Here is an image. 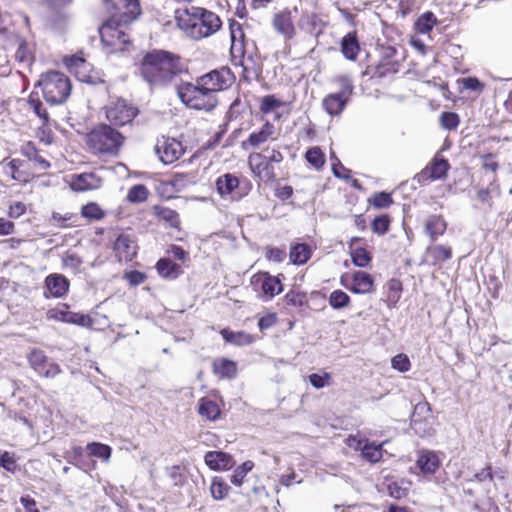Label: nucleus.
<instances>
[{
	"label": "nucleus",
	"instance_id": "obj_1",
	"mask_svg": "<svg viewBox=\"0 0 512 512\" xmlns=\"http://www.w3.org/2000/svg\"><path fill=\"white\" fill-rule=\"evenodd\" d=\"M183 58L176 53L154 49L143 56L139 71L143 79L152 86H167L175 78L187 72Z\"/></svg>",
	"mask_w": 512,
	"mask_h": 512
},
{
	"label": "nucleus",
	"instance_id": "obj_2",
	"mask_svg": "<svg viewBox=\"0 0 512 512\" xmlns=\"http://www.w3.org/2000/svg\"><path fill=\"white\" fill-rule=\"evenodd\" d=\"M174 19L183 34L194 41H201L217 34L223 26L216 12L201 6L192 5L177 9Z\"/></svg>",
	"mask_w": 512,
	"mask_h": 512
},
{
	"label": "nucleus",
	"instance_id": "obj_3",
	"mask_svg": "<svg viewBox=\"0 0 512 512\" xmlns=\"http://www.w3.org/2000/svg\"><path fill=\"white\" fill-rule=\"evenodd\" d=\"M126 137L107 123H99L86 134V145L96 156L116 157L119 155Z\"/></svg>",
	"mask_w": 512,
	"mask_h": 512
},
{
	"label": "nucleus",
	"instance_id": "obj_4",
	"mask_svg": "<svg viewBox=\"0 0 512 512\" xmlns=\"http://www.w3.org/2000/svg\"><path fill=\"white\" fill-rule=\"evenodd\" d=\"M285 157L280 147L266 146L260 151H253L248 155L247 163L255 180L259 183L273 184L278 180L276 168L281 165Z\"/></svg>",
	"mask_w": 512,
	"mask_h": 512
},
{
	"label": "nucleus",
	"instance_id": "obj_5",
	"mask_svg": "<svg viewBox=\"0 0 512 512\" xmlns=\"http://www.w3.org/2000/svg\"><path fill=\"white\" fill-rule=\"evenodd\" d=\"M176 93L180 101L191 110L211 113L219 104L218 96H213L199 81L181 82Z\"/></svg>",
	"mask_w": 512,
	"mask_h": 512
},
{
	"label": "nucleus",
	"instance_id": "obj_6",
	"mask_svg": "<svg viewBox=\"0 0 512 512\" xmlns=\"http://www.w3.org/2000/svg\"><path fill=\"white\" fill-rule=\"evenodd\" d=\"M38 86L41 87L44 99L50 104L64 103L72 88L68 76L58 71L42 74Z\"/></svg>",
	"mask_w": 512,
	"mask_h": 512
},
{
	"label": "nucleus",
	"instance_id": "obj_7",
	"mask_svg": "<svg viewBox=\"0 0 512 512\" xmlns=\"http://www.w3.org/2000/svg\"><path fill=\"white\" fill-rule=\"evenodd\" d=\"M108 18L99 28V34L103 45L109 48L110 53L122 52L131 44L128 26Z\"/></svg>",
	"mask_w": 512,
	"mask_h": 512
},
{
	"label": "nucleus",
	"instance_id": "obj_8",
	"mask_svg": "<svg viewBox=\"0 0 512 512\" xmlns=\"http://www.w3.org/2000/svg\"><path fill=\"white\" fill-rule=\"evenodd\" d=\"M139 112V108L133 103L124 99H117L106 107L105 116L109 122L108 124L118 129L131 126Z\"/></svg>",
	"mask_w": 512,
	"mask_h": 512
},
{
	"label": "nucleus",
	"instance_id": "obj_9",
	"mask_svg": "<svg viewBox=\"0 0 512 512\" xmlns=\"http://www.w3.org/2000/svg\"><path fill=\"white\" fill-rule=\"evenodd\" d=\"M105 10L110 19L131 24L141 15L140 0H104Z\"/></svg>",
	"mask_w": 512,
	"mask_h": 512
},
{
	"label": "nucleus",
	"instance_id": "obj_10",
	"mask_svg": "<svg viewBox=\"0 0 512 512\" xmlns=\"http://www.w3.org/2000/svg\"><path fill=\"white\" fill-rule=\"evenodd\" d=\"M196 80L213 96H218L219 92L232 86L235 75L228 66H222L197 77Z\"/></svg>",
	"mask_w": 512,
	"mask_h": 512
},
{
	"label": "nucleus",
	"instance_id": "obj_11",
	"mask_svg": "<svg viewBox=\"0 0 512 512\" xmlns=\"http://www.w3.org/2000/svg\"><path fill=\"white\" fill-rule=\"evenodd\" d=\"M280 276L283 277L282 274L273 276L269 272L259 271L252 275L250 284L263 300H272L283 292L284 286Z\"/></svg>",
	"mask_w": 512,
	"mask_h": 512
},
{
	"label": "nucleus",
	"instance_id": "obj_12",
	"mask_svg": "<svg viewBox=\"0 0 512 512\" xmlns=\"http://www.w3.org/2000/svg\"><path fill=\"white\" fill-rule=\"evenodd\" d=\"M397 50L393 46L382 47L381 57L376 65L368 66L366 73L371 78L381 79L399 71L400 63L395 59Z\"/></svg>",
	"mask_w": 512,
	"mask_h": 512
},
{
	"label": "nucleus",
	"instance_id": "obj_13",
	"mask_svg": "<svg viewBox=\"0 0 512 512\" xmlns=\"http://www.w3.org/2000/svg\"><path fill=\"white\" fill-rule=\"evenodd\" d=\"M155 153L163 164L170 165L183 156L185 147L180 140L162 135L157 138Z\"/></svg>",
	"mask_w": 512,
	"mask_h": 512
},
{
	"label": "nucleus",
	"instance_id": "obj_14",
	"mask_svg": "<svg viewBox=\"0 0 512 512\" xmlns=\"http://www.w3.org/2000/svg\"><path fill=\"white\" fill-rule=\"evenodd\" d=\"M278 138L276 126L267 119H263L260 127L254 129L246 139L241 142V148L244 150L258 149L262 145L275 141Z\"/></svg>",
	"mask_w": 512,
	"mask_h": 512
},
{
	"label": "nucleus",
	"instance_id": "obj_15",
	"mask_svg": "<svg viewBox=\"0 0 512 512\" xmlns=\"http://www.w3.org/2000/svg\"><path fill=\"white\" fill-rule=\"evenodd\" d=\"M30 367L43 378H54L61 373V368L56 362L50 361L45 352L39 348H33L27 355Z\"/></svg>",
	"mask_w": 512,
	"mask_h": 512
},
{
	"label": "nucleus",
	"instance_id": "obj_16",
	"mask_svg": "<svg viewBox=\"0 0 512 512\" xmlns=\"http://www.w3.org/2000/svg\"><path fill=\"white\" fill-rule=\"evenodd\" d=\"M340 283L354 294H370L375 290L374 279L365 271H355L352 274H343Z\"/></svg>",
	"mask_w": 512,
	"mask_h": 512
},
{
	"label": "nucleus",
	"instance_id": "obj_17",
	"mask_svg": "<svg viewBox=\"0 0 512 512\" xmlns=\"http://www.w3.org/2000/svg\"><path fill=\"white\" fill-rule=\"evenodd\" d=\"M450 164L447 159L437 153L432 160L415 177L419 184H426L447 176Z\"/></svg>",
	"mask_w": 512,
	"mask_h": 512
},
{
	"label": "nucleus",
	"instance_id": "obj_18",
	"mask_svg": "<svg viewBox=\"0 0 512 512\" xmlns=\"http://www.w3.org/2000/svg\"><path fill=\"white\" fill-rule=\"evenodd\" d=\"M353 92V86L347 79H343V86L340 92L330 93L323 99L324 110L331 116L340 115L346 107Z\"/></svg>",
	"mask_w": 512,
	"mask_h": 512
},
{
	"label": "nucleus",
	"instance_id": "obj_19",
	"mask_svg": "<svg viewBox=\"0 0 512 512\" xmlns=\"http://www.w3.org/2000/svg\"><path fill=\"white\" fill-rule=\"evenodd\" d=\"M69 308L70 306L68 304H62L60 307L50 309L47 312V317L48 319L74 324L85 328H91L93 326L94 321L90 315L80 312H72Z\"/></svg>",
	"mask_w": 512,
	"mask_h": 512
},
{
	"label": "nucleus",
	"instance_id": "obj_20",
	"mask_svg": "<svg viewBox=\"0 0 512 512\" xmlns=\"http://www.w3.org/2000/svg\"><path fill=\"white\" fill-rule=\"evenodd\" d=\"M68 71L81 82H92V65L86 60L84 52L67 56L63 59Z\"/></svg>",
	"mask_w": 512,
	"mask_h": 512
},
{
	"label": "nucleus",
	"instance_id": "obj_21",
	"mask_svg": "<svg viewBox=\"0 0 512 512\" xmlns=\"http://www.w3.org/2000/svg\"><path fill=\"white\" fill-rule=\"evenodd\" d=\"M348 249L351 261L355 266L360 268L370 266L373 256L364 238H350L348 241Z\"/></svg>",
	"mask_w": 512,
	"mask_h": 512
},
{
	"label": "nucleus",
	"instance_id": "obj_22",
	"mask_svg": "<svg viewBox=\"0 0 512 512\" xmlns=\"http://www.w3.org/2000/svg\"><path fill=\"white\" fill-rule=\"evenodd\" d=\"M138 245L129 234L121 233L113 244V253L118 262H131L137 255Z\"/></svg>",
	"mask_w": 512,
	"mask_h": 512
},
{
	"label": "nucleus",
	"instance_id": "obj_23",
	"mask_svg": "<svg viewBox=\"0 0 512 512\" xmlns=\"http://www.w3.org/2000/svg\"><path fill=\"white\" fill-rule=\"evenodd\" d=\"M44 296L46 298H63L70 289L69 279L59 273H52L46 276L44 280Z\"/></svg>",
	"mask_w": 512,
	"mask_h": 512
},
{
	"label": "nucleus",
	"instance_id": "obj_24",
	"mask_svg": "<svg viewBox=\"0 0 512 512\" xmlns=\"http://www.w3.org/2000/svg\"><path fill=\"white\" fill-rule=\"evenodd\" d=\"M272 26L287 41L292 40L296 35L292 11L288 8L280 10L273 15Z\"/></svg>",
	"mask_w": 512,
	"mask_h": 512
},
{
	"label": "nucleus",
	"instance_id": "obj_25",
	"mask_svg": "<svg viewBox=\"0 0 512 512\" xmlns=\"http://www.w3.org/2000/svg\"><path fill=\"white\" fill-rule=\"evenodd\" d=\"M415 466L424 476L434 475L441 466V459L436 451L422 449L418 452Z\"/></svg>",
	"mask_w": 512,
	"mask_h": 512
},
{
	"label": "nucleus",
	"instance_id": "obj_26",
	"mask_svg": "<svg viewBox=\"0 0 512 512\" xmlns=\"http://www.w3.org/2000/svg\"><path fill=\"white\" fill-rule=\"evenodd\" d=\"M103 179L95 172H84L72 175L70 188L75 192H86L99 189Z\"/></svg>",
	"mask_w": 512,
	"mask_h": 512
},
{
	"label": "nucleus",
	"instance_id": "obj_27",
	"mask_svg": "<svg viewBox=\"0 0 512 512\" xmlns=\"http://www.w3.org/2000/svg\"><path fill=\"white\" fill-rule=\"evenodd\" d=\"M216 190L221 197L231 196L232 199H240L244 194L237 190L240 186L239 178L231 173H225L219 176L215 182Z\"/></svg>",
	"mask_w": 512,
	"mask_h": 512
},
{
	"label": "nucleus",
	"instance_id": "obj_28",
	"mask_svg": "<svg viewBox=\"0 0 512 512\" xmlns=\"http://www.w3.org/2000/svg\"><path fill=\"white\" fill-rule=\"evenodd\" d=\"M204 461L214 471L229 470L235 465L233 457L223 451H208L204 456Z\"/></svg>",
	"mask_w": 512,
	"mask_h": 512
},
{
	"label": "nucleus",
	"instance_id": "obj_29",
	"mask_svg": "<svg viewBox=\"0 0 512 512\" xmlns=\"http://www.w3.org/2000/svg\"><path fill=\"white\" fill-rule=\"evenodd\" d=\"M211 367L212 373L220 380L233 379L238 373L237 363L225 357L214 359Z\"/></svg>",
	"mask_w": 512,
	"mask_h": 512
},
{
	"label": "nucleus",
	"instance_id": "obj_30",
	"mask_svg": "<svg viewBox=\"0 0 512 512\" xmlns=\"http://www.w3.org/2000/svg\"><path fill=\"white\" fill-rule=\"evenodd\" d=\"M229 31L231 37V54L236 56H243L245 52V33L242 25L236 20H230Z\"/></svg>",
	"mask_w": 512,
	"mask_h": 512
},
{
	"label": "nucleus",
	"instance_id": "obj_31",
	"mask_svg": "<svg viewBox=\"0 0 512 512\" xmlns=\"http://www.w3.org/2000/svg\"><path fill=\"white\" fill-rule=\"evenodd\" d=\"M197 412L206 420L216 421L221 416V404L211 396H205L199 399Z\"/></svg>",
	"mask_w": 512,
	"mask_h": 512
},
{
	"label": "nucleus",
	"instance_id": "obj_32",
	"mask_svg": "<svg viewBox=\"0 0 512 512\" xmlns=\"http://www.w3.org/2000/svg\"><path fill=\"white\" fill-rule=\"evenodd\" d=\"M340 50L347 60H357L361 50L357 31H351L342 38L340 42Z\"/></svg>",
	"mask_w": 512,
	"mask_h": 512
},
{
	"label": "nucleus",
	"instance_id": "obj_33",
	"mask_svg": "<svg viewBox=\"0 0 512 512\" xmlns=\"http://www.w3.org/2000/svg\"><path fill=\"white\" fill-rule=\"evenodd\" d=\"M155 269L161 278L167 280H175L184 272L180 264L167 257L160 258L156 262Z\"/></svg>",
	"mask_w": 512,
	"mask_h": 512
},
{
	"label": "nucleus",
	"instance_id": "obj_34",
	"mask_svg": "<svg viewBox=\"0 0 512 512\" xmlns=\"http://www.w3.org/2000/svg\"><path fill=\"white\" fill-rule=\"evenodd\" d=\"M300 27L311 36L318 37L324 32L327 22L316 13L302 15Z\"/></svg>",
	"mask_w": 512,
	"mask_h": 512
},
{
	"label": "nucleus",
	"instance_id": "obj_35",
	"mask_svg": "<svg viewBox=\"0 0 512 512\" xmlns=\"http://www.w3.org/2000/svg\"><path fill=\"white\" fill-rule=\"evenodd\" d=\"M25 164L20 159H12L5 166V174L20 183H27L32 179V175L25 169Z\"/></svg>",
	"mask_w": 512,
	"mask_h": 512
},
{
	"label": "nucleus",
	"instance_id": "obj_36",
	"mask_svg": "<svg viewBox=\"0 0 512 512\" xmlns=\"http://www.w3.org/2000/svg\"><path fill=\"white\" fill-rule=\"evenodd\" d=\"M220 334L225 342L236 346H248L256 341V337L254 335L245 331L234 332L224 328L220 331Z\"/></svg>",
	"mask_w": 512,
	"mask_h": 512
},
{
	"label": "nucleus",
	"instance_id": "obj_37",
	"mask_svg": "<svg viewBox=\"0 0 512 512\" xmlns=\"http://www.w3.org/2000/svg\"><path fill=\"white\" fill-rule=\"evenodd\" d=\"M312 252V248L309 244L296 243L290 247L289 258L292 264L301 266L310 260Z\"/></svg>",
	"mask_w": 512,
	"mask_h": 512
},
{
	"label": "nucleus",
	"instance_id": "obj_38",
	"mask_svg": "<svg viewBox=\"0 0 512 512\" xmlns=\"http://www.w3.org/2000/svg\"><path fill=\"white\" fill-rule=\"evenodd\" d=\"M427 256L432 265H441L452 258V248L448 245H433L427 248Z\"/></svg>",
	"mask_w": 512,
	"mask_h": 512
},
{
	"label": "nucleus",
	"instance_id": "obj_39",
	"mask_svg": "<svg viewBox=\"0 0 512 512\" xmlns=\"http://www.w3.org/2000/svg\"><path fill=\"white\" fill-rule=\"evenodd\" d=\"M384 442L375 444L366 441L361 448V457L370 464L379 463L383 459L384 454Z\"/></svg>",
	"mask_w": 512,
	"mask_h": 512
},
{
	"label": "nucleus",
	"instance_id": "obj_40",
	"mask_svg": "<svg viewBox=\"0 0 512 512\" xmlns=\"http://www.w3.org/2000/svg\"><path fill=\"white\" fill-rule=\"evenodd\" d=\"M447 229V223L440 215H431L425 224V231L432 241L443 235Z\"/></svg>",
	"mask_w": 512,
	"mask_h": 512
},
{
	"label": "nucleus",
	"instance_id": "obj_41",
	"mask_svg": "<svg viewBox=\"0 0 512 512\" xmlns=\"http://www.w3.org/2000/svg\"><path fill=\"white\" fill-rule=\"evenodd\" d=\"M437 23L435 14L432 11H426L416 19L414 30L418 34H429Z\"/></svg>",
	"mask_w": 512,
	"mask_h": 512
},
{
	"label": "nucleus",
	"instance_id": "obj_42",
	"mask_svg": "<svg viewBox=\"0 0 512 512\" xmlns=\"http://www.w3.org/2000/svg\"><path fill=\"white\" fill-rule=\"evenodd\" d=\"M403 284L400 279L392 278L387 282L386 302L388 307L397 305L401 299Z\"/></svg>",
	"mask_w": 512,
	"mask_h": 512
},
{
	"label": "nucleus",
	"instance_id": "obj_43",
	"mask_svg": "<svg viewBox=\"0 0 512 512\" xmlns=\"http://www.w3.org/2000/svg\"><path fill=\"white\" fill-rule=\"evenodd\" d=\"M284 301L289 306L302 308L308 306L309 297L307 292L302 291L297 287H293L284 295Z\"/></svg>",
	"mask_w": 512,
	"mask_h": 512
},
{
	"label": "nucleus",
	"instance_id": "obj_44",
	"mask_svg": "<svg viewBox=\"0 0 512 512\" xmlns=\"http://www.w3.org/2000/svg\"><path fill=\"white\" fill-rule=\"evenodd\" d=\"M493 193L500 194V185L497 183L496 176L485 188H480L476 192V198L482 204L487 205L490 209L493 207Z\"/></svg>",
	"mask_w": 512,
	"mask_h": 512
},
{
	"label": "nucleus",
	"instance_id": "obj_45",
	"mask_svg": "<svg viewBox=\"0 0 512 512\" xmlns=\"http://www.w3.org/2000/svg\"><path fill=\"white\" fill-rule=\"evenodd\" d=\"M230 486L220 476H215L211 480L210 494L216 501L224 500L230 493Z\"/></svg>",
	"mask_w": 512,
	"mask_h": 512
},
{
	"label": "nucleus",
	"instance_id": "obj_46",
	"mask_svg": "<svg viewBox=\"0 0 512 512\" xmlns=\"http://www.w3.org/2000/svg\"><path fill=\"white\" fill-rule=\"evenodd\" d=\"M52 225L58 228H70L78 226V216L76 213L66 212H53L50 218Z\"/></svg>",
	"mask_w": 512,
	"mask_h": 512
},
{
	"label": "nucleus",
	"instance_id": "obj_47",
	"mask_svg": "<svg viewBox=\"0 0 512 512\" xmlns=\"http://www.w3.org/2000/svg\"><path fill=\"white\" fill-rule=\"evenodd\" d=\"M456 83L460 93H462L464 90H470L476 92L478 95L484 91L486 86L485 83L474 76L459 78L457 79Z\"/></svg>",
	"mask_w": 512,
	"mask_h": 512
},
{
	"label": "nucleus",
	"instance_id": "obj_48",
	"mask_svg": "<svg viewBox=\"0 0 512 512\" xmlns=\"http://www.w3.org/2000/svg\"><path fill=\"white\" fill-rule=\"evenodd\" d=\"M367 202L370 206H372L375 209H387L391 205H393L394 200L391 193L381 191L371 195L367 199Z\"/></svg>",
	"mask_w": 512,
	"mask_h": 512
},
{
	"label": "nucleus",
	"instance_id": "obj_49",
	"mask_svg": "<svg viewBox=\"0 0 512 512\" xmlns=\"http://www.w3.org/2000/svg\"><path fill=\"white\" fill-rule=\"evenodd\" d=\"M305 159L316 170L322 169L326 163V156L318 146L309 148L305 153Z\"/></svg>",
	"mask_w": 512,
	"mask_h": 512
},
{
	"label": "nucleus",
	"instance_id": "obj_50",
	"mask_svg": "<svg viewBox=\"0 0 512 512\" xmlns=\"http://www.w3.org/2000/svg\"><path fill=\"white\" fill-rule=\"evenodd\" d=\"M150 195L146 185L136 184L133 185L127 193L126 199L129 203L139 204L145 202Z\"/></svg>",
	"mask_w": 512,
	"mask_h": 512
},
{
	"label": "nucleus",
	"instance_id": "obj_51",
	"mask_svg": "<svg viewBox=\"0 0 512 512\" xmlns=\"http://www.w3.org/2000/svg\"><path fill=\"white\" fill-rule=\"evenodd\" d=\"M88 454L93 457L108 461L112 454V449L109 445L100 442H91L86 446Z\"/></svg>",
	"mask_w": 512,
	"mask_h": 512
},
{
	"label": "nucleus",
	"instance_id": "obj_52",
	"mask_svg": "<svg viewBox=\"0 0 512 512\" xmlns=\"http://www.w3.org/2000/svg\"><path fill=\"white\" fill-rule=\"evenodd\" d=\"M81 216L89 221H99L105 217V211L96 202H89L81 207Z\"/></svg>",
	"mask_w": 512,
	"mask_h": 512
},
{
	"label": "nucleus",
	"instance_id": "obj_53",
	"mask_svg": "<svg viewBox=\"0 0 512 512\" xmlns=\"http://www.w3.org/2000/svg\"><path fill=\"white\" fill-rule=\"evenodd\" d=\"M392 218L389 214H380L371 221V230L377 235H385L389 232Z\"/></svg>",
	"mask_w": 512,
	"mask_h": 512
},
{
	"label": "nucleus",
	"instance_id": "obj_54",
	"mask_svg": "<svg viewBox=\"0 0 512 512\" xmlns=\"http://www.w3.org/2000/svg\"><path fill=\"white\" fill-rule=\"evenodd\" d=\"M284 105V102L278 99L275 95L269 94L263 96L259 101V111L267 115Z\"/></svg>",
	"mask_w": 512,
	"mask_h": 512
},
{
	"label": "nucleus",
	"instance_id": "obj_55",
	"mask_svg": "<svg viewBox=\"0 0 512 512\" xmlns=\"http://www.w3.org/2000/svg\"><path fill=\"white\" fill-rule=\"evenodd\" d=\"M15 59L26 66L30 65L34 60L33 50L25 40L19 42L18 48L15 52Z\"/></svg>",
	"mask_w": 512,
	"mask_h": 512
},
{
	"label": "nucleus",
	"instance_id": "obj_56",
	"mask_svg": "<svg viewBox=\"0 0 512 512\" xmlns=\"http://www.w3.org/2000/svg\"><path fill=\"white\" fill-rule=\"evenodd\" d=\"M439 122L443 129L454 131L460 124V117L456 112L444 111L440 114Z\"/></svg>",
	"mask_w": 512,
	"mask_h": 512
},
{
	"label": "nucleus",
	"instance_id": "obj_57",
	"mask_svg": "<svg viewBox=\"0 0 512 512\" xmlns=\"http://www.w3.org/2000/svg\"><path fill=\"white\" fill-rule=\"evenodd\" d=\"M350 301V296L340 289L334 290L329 296V304L336 310L349 306Z\"/></svg>",
	"mask_w": 512,
	"mask_h": 512
},
{
	"label": "nucleus",
	"instance_id": "obj_58",
	"mask_svg": "<svg viewBox=\"0 0 512 512\" xmlns=\"http://www.w3.org/2000/svg\"><path fill=\"white\" fill-rule=\"evenodd\" d=\"M254 467V463L250 460L245 461L240 466H238L233 475L231 476V483L235 486H241L244 482V479L248 472H250Z\"/></svg>",
	"mask_w": 512,
	"mask_h": 512
},
{
	"label": "nucleus",
	"instance_id": "obj_59",
	"mask_svg": "<svg viewBox=\"0 0 512 512\" xmlns=\"http://www.w3.org/2000/svg\"><path fill=\"white\" fill-rule=\"evenodd\" d=\"M157 216L167 222L173 228H179L181 224L179 214L170 208L162 207L156 212Z\"/></svg>",
	"mask_w": 512,
	"mask_h": 512
},
{
	"label": "nucleus",
	"instance_id": "obj_60",
	"mask_svg": "<svg viewBox=\"0 0 512 512\" xmlns=\"http://www.w3.org/2000/svg\"><path fill=\"white\" fill-rule=\"evenodd\" d=\"M29 206L22 201H11L8 204L6 215L8 218L16 220L27 213Z\"/></svg>",
	"mask_w": 512,
	"mask_h": 512
},
{
	"label": "nucleus",
	"instance_id": "obj_61",
	"mask_svg": "<svg viewBox=\"0 0 512 512\" xmlns=\"http://www.w3.org/2000/svg\"><path fill=\"white\" fill-rule=\"evenodd\" d=\"M28 104L33 109L35 114L40 119H42V121H49V114H48L47 110L43 107V104H42L41 100L39 99V97L37 96V94L32 92L29 95Z\"/></svg>",
	"mask_w": 512,
	"mask_h": 512
},
{
	"label": "nucleus",
	"instance_id": "obj_62",
	"mask_svg": "<svg viewBox=\"0 0 512 512\" xmlns=\"http://www.w3.org/2000/svg\"><path fill=\"white\" fill-rule=\"evenodd\" d=\"M123 279L132 287L143 284L147 280V275L139 270H128L123 274Z\"/></svg>",
	"mask_w": 512,
	"mask_h": 512
},
{
	"label": "nucleus",
	"instance_id": "obj_63",
	"mask_svg": "<svg viewBox=\"0 0 512 512\" xmlns=\"http://www.w3.org/2000/svg\"><path fill=\"white\" fill-rule=\"evenodd\" d=\"M391 366L399 372H407L411 368L409 357L404 353H399L391 359Z\"/></svg>",
	"mask_w": 512,
	"mask_h": 512
},
{
	"label": "nucleus",
	"instance_id": "obj_64",
	"mask_svg": "<svg viewBox=\"0 0 512 512\" xmlns=\"http://www.w3.org/2000/svg\"><path fill=\"white\" fill-rule=\"evenodd\" d=\"M36 137L40 142L50 145L53 143L54 135L49 125V121H43L42 125L37 129Z\"/></svg>",
	"mask_w": 512,
	"mask_h": 512
}]
</instances>
